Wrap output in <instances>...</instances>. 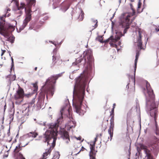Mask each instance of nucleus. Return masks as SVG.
Returning <instances> with one entry per match:
<instances>
[{"instance_id":"nucleus-1","label":"nucleus","mask_w":159,"mask_h":159,"mask_svg":"<svg viewBox=\"0 0 159 159\" xmlns=\"http://www.w3.org/2000/svg\"><path fill=\"white\" fill-rule=\"evenodd\" d=\"M87 62L88 66L86 69L76 79L75 84L73 91V105L75 112L81 115L82 103L85 95V87L87 82L91 80V74L93 65V59L92 52L89 50L84 52L80 58L76 59L73 66L84 65Z\"/></svg>"},{"instance_id":"nucleus-2","label":"nucleus","mask_w":159,"mask_h":159,"mask_svg":"<svg viewBox=\"0 0 159 159\" xmlns=\"http://www.w3.org/2000/svg\"><path fill=\"white\" fill-rule=\"evenodd\" d=\"M69 107L67 106L62 107L60 111L61 116L57 119V123L46 125V122H43L40 120H38L36 122L39 125L45 126L47 129L45 133L43 135V138L44 139L43 141L45 142H47L48 145L51 143L52 145V147H50L47 152L43 153V158L44 159H46V157L50 154L52 148L55 146L56 136L58 133L57 129L59 125L61 124L63 121L62 115L65 112L69 113Z\"/></svg>"},{"instance_id":"nucleus-3","label":"nucleus","mask_w":159,"mask_h":159,"mask_svg":"<svg viewBox=\"0 0 159 159\" xmlns=\"http://www.w3.org/2000/svg\"><path fill=\"white\" fill-rule=\"evenodd\" d=\"M146 87L147 93L145 94V95L146 101V111L148 113L150 114L151 117H154L156 126L155 133L157 135H159L158 127L155 118L157 116V103H156L155 101V96L153 90L148 81L146 82Z\"/></svg>"},{"instance_id":"nucleus-4","label":"nucleus","mask_w":159,"mask_h":159,"mask_svg":"<svg viewBox=\"0 0 159 159\" xmlns=\"http://www.w3.org/2000/svg\"><path fill=\"white\" fill-rule=\"evenodd\" d=\"M27 2V6L25 7V4L23 2L20 3V6H18L17 2L16 3V10L15 12V17H16L18 19H19L20 16L22 14V9H23L25 8V10L26 13V17L24 20L23 24L18 28H16L17 31L20 32L23 30L27 25L28 22L31 19V7L32 6H34L35 5L36 0H26Z\"/></svg>"},{"instance_id":"nucleus-5","label":"nucleus","mask_w":159,"mask_h":159,"mask_svg":"<svg viewBox=\"0 0 159 159\" xmlns=\"http://www.w3.org/2000/svg\"><path fill=\"white\" fill-rule=\"evenodd\" d=\"M9 16L10 14L7 13L2 16H0V34L6 38L7 39V41L13 43L14 41L15 38L9 32L8 30V27L5 24L4 20L6 16L9 17Z\"/></svg>"},{"instance_id":"nucleus-6","label":"nucleus","mask_w":159,"mask_h":159,"mask_svg":"<svg viewBox=\"0 0 159 159\" xmlns=\"http://www.w3.org/2000/svg\"><path fill=\"white\" fill-rule=\"evenodd\" d=\"M60 76V74L54 75L48 78L45 82V84L42 87L44 88V91L47 94H50L52 96L54 91V85L56 80Z\"/></svg>"},{"instance_id":"nucleus-7","label":"nucleus","mask_w":159,"mask_h":159,"mask_svg":"<svg viewBox=\"0 0 159 159\" xmlns=\"http://www.w3.org/2000/svg\"><path fill=\"white\" fill-rule=\"evenodd\" d=\"M131 15L130 14L123 13L120 17V25L122 27L125 28L124 30V34L126 33L127 30L129 28L130 24L129 18Z\"/></svg>"},{"instance_id":"nucleus-8","label":"nucleus","mask_w":159,"mask_h":159,"mask_svg":"<svg viewBox=\"0 0 159 159\" xmlns=\"http://www.w3.org/2000/svg\"><path fill=\"white\" fill-rule=\"evenodd\" d=\"M122 36L123 35L121 32H117L116 33L115 35L111 36L105 42H109L111 46L116 48L117 45H120L121 42L120 41H118V43H117V42Z\"/></svg>"},{"instance_id":"nucleus-9","label":"nucleus","mask_w":159,"mask_h":159,"mask_svg":"<svg viewBox=\"0 0 159 159\" xmlns=\"http://www.w3.org/2000/svg\"><path fill=\"white\" fill-rule=\"evenodd\" d=\"M33 93H31L24 95L23 89L20 88H19L15 94L14 97L16 100L19 101V102L20 103L22 101L24 96L27 97H29L31 96Z\"/></svg>"},{"instance_id":"nucleus-10","label":"nucleus","mask_w":159,"mask_h":159,"mask_svg":"<svg viewBox=\"0 0 159 159\" xmlns=\"http://www.w3.org/2000/svg\"><path fill=\"white\" fill-rule=\"evenodd\" d=\"M139 147L146 154V157L147 159H154L153 157L151 154V152L150 151L148 148L144 145L140 144L139 145Z\"/></svg>"},{"instance_id":"nucleus-11","label":"nucleus","mask_w":159,"mask_h":159,"mask_svg":"<svg viewBox=\"0 0 159 159\" xmlns=\"http://www.w3.org/2000/svg\"><path fill=\"white\" fill-rule=\"evenodd\" d=\"M138 37L137 39V41L136 42V44L137 45L138 48L139 49H144L142 47V42L141 40V38L142 36L141 34V33L140 31H138Z\"/></svg>"},{"instance_id":"nucleus-12","label":"nucleus","mask_w":159,"mask_h":159,"mask_svg":"<svg viewBox=\"0 0 159 159\" xmlns=\"http://www.w3.org/2000/svg\"><path fill=\"white\" fill-rule=\"evenodd\" d=\"M114 125V122L113 120H111L110 126L108 132L110 136V141L111 140L113 135V128Z\"/></svg>"},{"instance_id":"nucleus-13","label":"nucleus","mask_w":159,"mask_h":159,"mask_svg":"<svg viewBox=\"0 0 159 159\" xmlns=\"http://www.w3.org/2000/svg\"><path fill=\"white\" fill-rule=\"evenodd\" d=\"M95 143V141H93L90 144V151L89 154L90 159L91 157H93L94 159H95V154L94 153V146Z\"/></svg>"},{"instance_id":"nucleus-14","label":"nucleus","mask_w":159,"mask_h":159,"mask_svg":"<svg viewBox=\"0 0 159 159\" xmlns=\"http://www.w3.org/2000/svg\"><path fill=\"white\" fill-rule=\"evenodd\" d=\"M139 55V51H137L136 52V53L135 59V62H134L135 67H134V78L133 77L132 78H131V79H133V80L134 85H135V72H136V69L137 63V60H138Z\"/></svg>"},{"instance_id":"nucleus-15","label":"nucleus","mask_w":159,"mask_h":159,"mask_svg":"<svg viewBox=\"0 0 159 159\" xmlns=\"http://www.w3.org/2000/svg\"><path fill=\"white\" fill-rule=\"evenodd\" d=\"M22 138L24 139H29V141L26 144L27 145L30 141H32L33 140V134H32V132H30L29 133L27 134L22 137Z\"/></svg>"},{"instance_id":"nucleus-16","label":"nucleus","mask_w":159,"mask_h":159,"mask_svg":"<svg viewBox=\"0 0 159 159\" xmlns=\"http://www.w3.org/2000/svg\"><path fill=\"white\" fill-rule=\"evenodd\" d=\"M62 137L66 144L69 143L70 141L69 136L68 133L67 131L64 132L63 134L62 135Z\"/></svg>"},{"instance_id":"nucleus-17","label":"nucleus","mask_w":159,"mask_h":159,"mask_svg":"<svg viewBox=\"0 0 159 159\" xmlns=\"http://www.w3.org/2000/svg\"><path fill=\"white\" fill-rule=\"evenodd\" d=\"M152 148L151 150H152L154 153L157 154L159 149V145L157 143L154 144L152 145Z\"/></svg>"},{"instance_id":"nucleus-18","label":"nucleus","mask_w":159,"mask_h":159,"mask_svg":"<svg viewBox=\"0 0 159 159\" xmlns=\"http://www.w3.org/2000/svg\"><path fill=\"white\" fill-rule=\"evenodd\" d=\"M53 55L52 56V61H55L57 59H58L59 58V55H57V50L56 48H55L53 51Z\"/></svg>"},{"instance_id":"nucleus-19","label":"nucleus","mask_w":159,"mask_h":159,"mask_svg":"<svg viewBox=\"0 0 159 159\" xmlns=\"http://www.w3.org/2000/svg\"><path fill=\"white\" fill-rule=\"evenodd\" d=\"M78 11L80 13V14L79 16V20L80 21H82L83 20L84 18V12L81 9H79Z\"/></svg>"},{"instance_id":"nucleus-20","label":"nucleus","mask_w":159,"mask_h":159,"mask_svg":"<svg viewBox=\"0 0 159 159\" xmlns=\"http://www.w3.org/2000/svg\"><path fill=\"white\" fill-rule=\"evenodd\" d=\"M70 5L69 3H66L61 8V10L65 12L69 8Z\"/></svg>"},{"instance_id":"nucleus-21","label":"nucleus","mask_w":159,"mask_h":159,"mask_svg":"<svg viewBox=\"0 0 159 159\" xmlns=\"http://www.w3.org/2000/svg\"><path fill=\"white\" fill-rule=\"evenodd\" d=\"M75 125L76 122L73 120L70 121V123L68 124V126H69L70 128L75 127Z\"/></svg>"},{"instance_id":"nucleus-22","label":"nucleus","mask_w":159,"mask_h":159,"mask_svg":"<svg viewBox=\"0 0 159 159\" xmlns=\"http://www.w3.org/2000/svg\"><path fill=\"white\" fill-rule=\"evenodd\" d=\"M91 20L92 22L93 23L95 24L94 25V26H93V27L94 28L93 29H94V28H96L97 26V23H98L97 20L94 19L92 18L91 19Z\"/></svg>"},{"instance_id":"nucleus-23","label":"nucleus","mask_w":159,"mask_h":159,"mask_svg":"<svg viewBox=\"0 0 159 159\" xmlns=\"http://www.w3.org/2000/svg\"><path fill=\"white\" fill-rule=\"evenodd\" d=\"M35 98H33L31 101L30 102V104H29L28 105V107L30 108L32 106L34 107V102H35Z\"/></svg>"},{"instance_id":"nucleus-24","label":"nucleus","mask_w":159,"mask_h":159,"mask_svg":"<svg viewBox=\"0 0 159 159\" xmlns=\"http://www.w3.org/2000/svg\"><path fill=\"white\" fill-rule=\"evenodd\" d=\"M32 84L33 85L34 87L33 89L34 92V93L36 92L38 90V86H37V84L36 83Z\"/></svg>"},{"instance_id":"nucleus-25","label":"nucleus","mask_w":159,"mask_h":159,"mask_svg":"<svg viewBox=\"0 0 159 159\" xmlns=\"http://www.w3.org/2000/svg\"><path fill=\"white\" fill-rule=\"evenodd\" d=\"M45 94L43 93H40L39 94V99L42 100L43 99H44L45 97Z\"/></svg>"},{"instance_id":"nucleus-26","label":"nucleus","mask_w":159,"mask_h":159,"mask_svg":"<svg viewBox=\"0 0 159 159\" xmlns=\"http://www.w3.org/2000/svg\"><path fill=\"white\" fill-rule=\"evenodd\" d=\"M102 36H98L97 38H96V40L100 42V43H103V42L102 41Z\"/></svg>"},{"instance_id":"nucleus-27","label":"nucleus","mask_w":159,"mask_h":159,"mask_svg":"<svg viewBox=\"0 0 159 159\" xmlns=\"http://www.w3.org/2000/svg\"><path fill=\"white\" fill-rule=\"evenodd\" d=\"M20 150V147L19 146H16V148L14 150V152L15 153H17Z\"/></svg>"},{"instance_id":"nucleus-28","label":"nucleus","mask_w":159,"mask_h":159,"mask_svg":"<svg viewBox=\"0 0 159 159\" xmlns=\"http://www.w3.org/2000/svg\"><path fill=\"white\" fill-rule=\"evenodd\" d=\"M18 157L20 159H25V158L21 153H19Z\"/></svg>"},{"instance_id":"nucleus-29","label":"nucleus","mask_w":159,"mask_h":159,"mask_svg":"<svg viewBox=\"0 0 159 159\" xmlns=\"http://www.w3.org/2000/svg\"><path fill=\"white\" fill-rule=\"evenodd\" d=\"M155 30L158 33V34L159 35V26H155Z\"/></svg>"},{"instance_id":"nucleus-30","label":"nucleus","mask_w":159,"mask_h":159,"mask_svg":"<svg viewBox=\"0 0 159 159\" xmlns=\"http://www.w3.org/2000/svg\"><path fill=\"white\" fill-rule=\"evenodd\" d=\"M11 70L13 68V67L14 66V61H13V59L12 57H11Z\"/></svg>"},{"instance_id":"nucleus-31","label":"nucleus","mask_w":159,"mask_h":159,"mask_svg":"<svg viewBox=\"0 0 159 159\" xmlns=\"http://www.w3.org/2000/svg\"><path fill=\"white\" fill-rule=\"evenodd\" d=\"M33 25H34V24H30V27L29 28V29L30 30L34 28Z\"/></svg>"},{"instance_id":"nucleus-32","label":"nucleus","mask_w":159,"mask_h":159,"mask_svg":"<svg viewBox=\"0 0 159 159\" xmlns=\"http://www.w3.org/2000/svg\"><path fill=\"white\" fill-rule=\"evenodd\" d=\"M32 134H33V138H35L38 135L36 133L34 132H32Z\"/></svg>"},{"instance_id":"nucleus-33","label":"nucleus","mask_w":159,"mask_h":159,"mask_svg":"<svg viewBox=\"0 0 159 159\" xmlns=\"http://www.w3.org/2000/svg\"><path fill=\"white\" fill-rule=\"evenodd\" d=\"M49 43H52V44H54V45H55V46L56 47V46L57 44H56V43L55 42H53L52 41H49Z\"/></svg>"},{"instance_id":"nucleus-34","label":"nucleus","mask_w":159,"mask_h":159,"mask_svg":"<svg viewBox=\"0 0 159 159\" xmlns=\"http://www.w3.org/2000/svg\"><path fill=\"white\" fill-rule=\"evenodd\" d=\"M130 5L131 6V8H132V12H133V14H132V15H134L135 13V11L133 9V8H132V5L131 4H130Z\"/></svg>"},{"instance_id":"nucleus-35","label":"nucleus","mask_w":159,"mask_h":159,"mask_svg":"<svg viewBox=\"0 0 159 159\" xmlns=\"http://www.w3.org/2000/svg\"><path fill=\"white\" fill-rule=\"evenodd\" d=\"M2 53H1V56H2L3 55V54H4L5 52V50H3L2 49Z\"/></svg>"},{"instance_id":"nucleus-36","label":"nucleus","mask_w":159,"mask_h":159,"mask_svg":"<svg viewBox=\"0 0 159 159\" xmlns=\"http://www.w3.org/2000/svg\"><path fill=\"white\" fill-rule=\"evenodd\" d=\"M141 5V3L139 2V4H138V8H140V7Z\"/></svg>"},{"instance_id":"nucleus-37","label":"nucleus","mask_w":159,"mask_h":159,"mask_svg":"<svg viewBox=\"0 0 159 159\" xmlns=\"http://www.w3.org/2000/svg\"><path fill=\"white\" fill-rule=\"evenodd\" d=\"M75 138L77 140H81V138L80 137H79L78 138L75 137Z\"/></svg>"},{"instance_id":"nucleus-38","label":"nucleus","mask_w":159,"mask_h":159,"mask_svg":"<svg viewBox=\"0 0 159 159\" xmlns=\"http://www.w3.org/2000/svg\"><path fill=\"white\" fill-rule=\"evenodd\" d=\"M48 18V17L47 16H46V17H45L44 19V20H47Z\"/></svg>"},{"instance_id":"nucleus-39","label":"nucleus","mask_w":159,"mask_h":159,"mask_svg":"<svg viewBox=\"0 0 159 159\" xmlns=\"http://www.w3.org/2000/svg\"><path fill=\"white\" fill-rule=\"evenodd\" d=\"M115 12H115L114 13V14H113V16H112V17H111V19H112L113 18V17H114V15H115Z\"/></svg>"},{"instance_id":"nucleus-40","label":"nucleus","mask_w":159,"mask_h":159,"mask_svg":"<svg viewBox=\"0 0 159 159\" xmlns=\"http://www.w3.org/2000/svg\"><path fill=\"white\" fill-rule=\"evenodd\" d=\"M115 12H115L114 13V14H113V16H112V17H111V19H112L113 18V17H114V15H115Z\"/></svg>"},{"instance_id":"nucleus-41","label":"nucleus","mask_w":159,"mask_h":159,"mask_svg":"<svg viewBox=\"0 0 159 159\" xmlns=\"http://www.w3.org/2000/svg\"><path fill=\"white\" fill-rule=\"evenodd\" d=\"M6 108V105H5V106H4V111H5V110Z\"/></svg>"},{"instance_id":"nucleus-42","label":"nucleus","mask_w":159,"mask_h":159,"mask_svg":"<svg viewBox=\"0 0 159 159\" xmlns=\"http://www.w3.org/2000/svg\"><path fill=\"white\" fill-rule=\"evenodd\" d=\"M114 107H113L111 110V111L112 112H114Z\"/></svg>"},{"instance_id":"nucleus-43","label":"nucleus","mask_w":159,"mask_h":159,"mask_svg":"<svg viewBox=\"0 0 159 159\" xmlns=\"http://www.w3.org/2000/svg\"><path fill=\"white\" fill-rule=\"evenodd\" d=\"M138 107H139V105L138 104H137L136 105V107H135L137 109Z\"/></svg>"},{"instance_id":"nucleus-44","label":"nucleus","mask_w":159,"mask_h":159,"mask_svg":"<svg viewBox=\"0 0 159 159\" xmlns=\"http://www.w3.org/2000/svg\"><path fill=\"white\" fill-rule=\"evenodd\" d=\"M82 149L81 150H82V151H83L84 150V149H85V148H84L83 147H82Z\"/></svg>"},{"instance_id":"nucleus-45","label":"nucleus","mask_w":159,"mask_h":159,"mask_svg":"<svg viewBox=\"0 0 159 159\" xmlns=\"http://www.w3.org/2000/svg\"><path fill=\"white\" fill-rule=\"evenodd\" d=\"M129 84H128L127 85V86H126V88H127L128 89V88H129V85H129Z\"/></svg>"},{"instance_id":"nucleus-46","label":"nucleus","mask_w":159,"mask_h":159,"mask_svg":"<svg viewBox=\"0 0 159 159\" xmlns=\"http://www.w3.org/2000/svg\"><path fill=\"white\" fill-rule=\"evenodd\" d=\"M115 106H116V104L115 103H114L113 104V107H114V108H115Z\"/></svg>"},{"instance_id":"nucleus-47","label":"nucleus","mask_w":159,"mask_h":159,"mask_svg":"<svg viewBox=\"0 0 159 159\" xmlns=\"http://www.w3.org/2000/svg\"><path fill=\"white\" fill-rule=\"evenodd\" d=\"M144 132L145 133H147V129H144Z\"/></svg>"},{"instance_id":"nucleus-48","label":"nucleus","mask_w":159,"mask_h":159,"mask_svg":"<svg viewBox=\"0 0 159 159\" xmlns=\"http://www.w3.org/2000/svg\"><path fill=\"white\" fill-rule=\"evenodd\" d=\"M97 140V137L95 138V141H96Z\"/></svg>"},{"instance_id":"nucleus-49","label":"nucleus","mask_w":159,"mask_h":159,"mask_svg":"<svg viewBox=\"0 0 159 159\" xmlns=\"http://www.w3.org/2000/svg\"><path fill=\"white\" fill-rule=\"evenodd\" d=\"M37 67H35L34 68V70H37Z\"/></svg>"},{"instance_id":"nucleus-50","label":"nucleus","mask_w":159,"mask_h":159,"mask_svg":"<svg viewBox=\"0 0 159 159\" xmlns=\"http://www.w3.org/2000/svg\"><path fill=\"white\" fill-rule=\"evenodd\" d=\"M90 159H94V158L93 157H91Z\"/></svg>"},{"instance_id":"nucleus-51","label":"nucleus","mask_w":159,"mask_h":159,"mask_svg":"<svg viewBox=\"0 0 159 159\" xmlns=\"http://www.w3.org/2000/svg\"><path fill=\"white\" fill-rule=\"evenodd\" d=\"M45 42H46V43H48V41H47V40H46L45 41Z\"/></svg>"},{"instance_id":"nucleus-52","label":"nucleus","mask_w":159,"mask_h":159,"mask_svg":"<svg viewBox=\"0 0 159 159\" xmlns=\"http://www.w3.org/2000/svg\"><path fill=\"white\" fill-rule=\"evenodd\" d=\"M10 11V9H9V8H8V9H7V11Z\"/></svg>"},{"instance_id":"nucleus-53","label":"nucleus","mask_w":159,"mask_h":159,"mask_svg":"<svg viewBox=\"0 0 159 159\" xmlns=\"http://www.w3.org/2000/svg\"><path fill=\"white\" fill-rule=\"evenodd\" d=\"M38 140H39V139H35V141Z\"/></svg>"},{"instance_id":"nucleus-54","label":"nucleus","mask_w":159,"mask_h":159,"mask_svg":"<svg viewBox=\"0 0 159 159\" xmlns=\"http://www.w3.org/2000/svg\"><path fill=\"white\" fill-rule=\"evenodd\" d=\"M134 19H135V18H133V20H132L131 21H133V20Z\"/></svg>"},{"instance_id":"nucleus-55","label":"nucleus","mask_w":159,"mask_h":159,"mask_svg":"<svg viewBox=\"0 0 159 159\" xmlns=\"http://www.w3.org/2000/svg\"><path fill=\"white\" fill-rule=\"evenodd\" d=\"M121 1V0H119V2L120 3Z\"/></svg>"},{"instance_id":"nucleus-56","label":"nucleus","mask_w":159,"mask_h":159,"mask_svg":"<svg viewBox=\"0 0 159 159\" xmlns=\"http://www.w3.org/2000/svg\"><path fill=\"white\" fill-rule=\"evenodd\" d=\"M110 139V137H108V140L107 141H108V139Z\"/></svg>"},{"instance_id":"nucleus-57","label":"nucleus","mask_w":159,"mask_h":159,"mask_svg":"<svg viewBox=\"0 0 159 159\" xmlns=\"http://www.w3.org/2000/svg\"><path fill=\"white\" fill-rule=\"evenodd\" d=\"M34 121H36V119H34Z\"/></svg>"},{"instance_id":"nucleus-58","label":"nucleus","mask_w":159,"mask_h":159,"mask_svg":"<svg viewBox=\"0 0 159 159\" xmlns=\"http://www.w3.org/2000/svg\"><path fill=\"white\" fill-rule=\"evenodd\" d=\"M56 8V7H53V8L54 9H55Z\"/></svg>"},{"instance_id":"nucleus-59","label":"nucleus","mask_w":159,"mask_h":159,"mask_svg":"<svg viewBox=\"0 0 159 159\" xmlns=\"http://www.w3.org/2000/svg\"><path fill=\"white\" fill-rule=\"evenodd\" d=\"M46 129V128H44L43 129H44V130H45Z\"/></svg>"},{"instance_id":"nucleus-60","label":"nucleus","mask_w":159,"mask_h":159,"mask_svg":"<svg viewBox=\"0 0 159 159\" xmlns=\"http://www.w3.org/2000/svg\"><path fill=\"white\" fill-rule=\"evenodd\" d=\"M2 64H0V66H2Z\"/></svg>"},{"instance_id":"nucleus-61","label":"nucleus","mask_w":159,"mask_h":159,"mask_svg":"<svg viewBox=\"0 0 159 159\" xmlns=\"http://www.w3.org/2000/svg\"><path fill=\"white\" fill-rule=\"evenodd\" d=\"M147 43V41H146V42H145L146 44Z\"/></svg>"},{"instance_id":"nucleus-62","label":"nucleus","mask_w":159,"mask_h":159,"mask_svg":"<svg viewBox=\"0 0 159 159\" xmlns=\"http://www.w3.org/2000/svg\"><path fill=\"white\" fill-rule=\"evenodd\" d=\"M3 42L4 43V44L5 42Z\"/></svg>"}]
</instances>
